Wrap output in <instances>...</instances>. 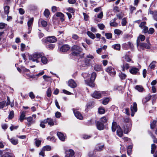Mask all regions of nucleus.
Listing matches in <instances>:
<instances>
[{"label": "nucleus", "mask_w": 157, "mask_h": 157, "mask_svg": "<svg viewBox=\"0 0 157 157\" xmlns=\"http://www.w3.org/2000/svg\"><path fill=\"white\" fill-rule=\"evenodd\" d=\"M4 12L6 14H8L9 13L10 7L9 6H6L4 7Z\"/></svg>", "instance_id": "c03bdc74"}, {"label": "nucleus", "mask_w": 157, "mask_h": 157, "mask_svg": "<svg viewBox=\"0 0 157 157\" xmlns=\"http://www.w3.org/2000/svg\"><path fill=\"white\" fill-rule=\"evenodd\" d=\"M8 139H9L10 140V142L11 143L14 145H15L17 144H18V140L17 139H15L13 138H11L10 139L9 138V136H8Z\"/></svg>", "instance_id": "72a5a7b5"}, {"label": "nucleus", "mask_w": 157, "mask_h": 157, "mask_svg": "<svg viewBox=\"0 0 157 157\" xmlns=\"http://www.w3.org/2000/svg\"><path fill=\"white\" fill-rule=\"evenodd\" d=\"M34 18L33 17L30 18L29 20L27 22V26L28 27V32L27 33H30L32 30V28L33 22Z\"/></svg>", "instance_id": "6e6552de"}, {"label": "nucleus", "mask_w": 157, "mask_h": 157, "mask_svg": "<svg viewBox=\"0 0 157 157\" xmlns=\"http://www.w3.org/2000/svg\"><path fill=\"white\" fill-rule=\"evenodd\" d=\"M145 39V36L142 35H140L139 37H138V39L137 40V46H139V43H140V40L142 41H143Z\"/></svg>", "instance_id": "412c9836"}, {"label": "nucleus", "mask_w": 157, "mask_h": 157, "mask_svg": "<svg viewBox=\"0 0 157 157\" xmlns=\"http://www.w3.org/2000/svg\"><path fill=\"white\" fill-rule=\"evenodd\" d=\"M119 76L121 79L122 80L125 79L127 77V75L122 72L119 73Z\"/></svg>", "instance_id": "2f4dec72"}, {"label": "nucleus", "mask_w": 157, "mask_h": 157, "mask_svg": "<svg viewBox=\"0 0 157 157\" xmlns=\"http://www.w3.org/2000/svg\"><path fill=\"white\" fill-rule=\"evenodd\" d=\"M127 23V21L125 18H123L122 20L121 24L122 26H125Z\"/></svg>", "instance_id": "0e129e2a"}, {"label": "nucleus", "mask_w": 157, "mask_h": 157, "mask_svg": "<svg viewBox=\"0 0 157 157\" xmlns=\"http://www.w3.org/2000/svg\"><path fill=\"white\" fill-rule=\"evenodd\" d=\"M73 111L75 116L77 118L81 120L83 119V117L82 116L79 111H77L74 109H73Z\"/></svg>", "instance_id": "9b49d317"}, {"label": "nucleus", "mask_w": 157, "mask_h": 157, "mask_svg": "<svg viewBox=\"0 0 157 157\" xmlns=\"http://www.w3.org/2000/svg\"><path fill=\"white\" fill-rule=\"evenodd\" d=\"M139 69L135 67H132L130 69V72L133 75H136L139 73Z\"/></svg>", "instance_id": "4468645a"}, {"label": "nucleus", "mask_w": 157, "mask_h": 157, "mask_svg": "<svg viewBox=\"0 0 157 157\" xmlns=\"http://www.w3.org/2000/svg\"><path fill=\"white\" fill-rule=\"evenodd\" d=\"M114 33L115 34L119 35L121 33L122 31L118 29H116L114 30Z\"/></svg>", "instance_id": "4d7b16f0"}, {"label": "nucleus", "mask_w": 157, "mask_h": 157, "mask_svg": "<svg viewBox=\"0 0 157 157\" xmlns=\"http://www.w3.org/2000/svg\"><path fill=\"white\" fill-rule=\"evenodd\" d=\"M98 26L99 29L101 30H102L105 28V25L103 24H98Z\"/></svg>", "instance_id": "69168bd1"}, {"label": "nucleus", "mask_w": 157, "mask_h": 157, "mask_svg": "<svg viewBox=\"0 0 157 157\" xmlns=\"http://www.w3.org/2000/svg\"><path fill=\"white\" fill-rule=\"evenodd\" d=\"M38 24L39 26H42L44 27H45L47 25V22L42 19L39 20Z\"/></svg>", "instance_id": "dca6fc26"}, {"label": "nucleus", "mask_w": 157, "mask_h": 157, "mask_svg": "<svg viewBox=\"0 0 157 157\" xmlns=\"http://www.w3.org/2000/svg\"><path fill=\"white\" fill-rule=\"evenodd\" d=\"M70 49V47L69 45L67 44L63 45L60 48V51L61 52H64L68 51Z\"/></svg>", "instance_id": "2eb2a0df"}, {"label": "nucleus", "mask_w": 157, "mask_h": 157, "mask_svg": "<svg viewBox=\"0 0 157 157\" xmlns=\"http://www.w3.org/2000/svg\"><path fill=\"white\" fill-rule=\"evenodd\" d=\"M141 47H142L144 48H145L147 49H149L150 48V47L148 44H147L146 43H139Z\"/></svg>", "instance_id": "c756f323"}, {"label": "nucleus", "mask_w": 157, "mask_h": 157, "mask_svg": "<svg viewBox=\"0 0 157 157\" xmlns=\"http://www.w3.org/2000/svg\"><path fill=\"white\" fill-rule=\"evenodd\" d=\"M57 136L59 139L62 141L65 140V137L64 135L61 132H59L57 133Z\"/></svg>", "instance_id": "4be33fe9"}, {"label": "nucleus", "mask_w": 157, "mask_h": 157, "mask_svg": "<svg viewBox=\"0 0 157 157\" xmlns=\"http://www.w3.org/2000/svg\"><path fill=\"white\" fill-rule=\"evenodd\" d=\"M123 111L128 115H130L129 109L128 108H125L123 110Z\"/></svg>", "instance_id": "de8ad7c7"}, {"label": "nucleus", "mask_w": 157, "mask_h": 157, "mask_svg": "<svg viewBox=\"0 0 157 157\" xmlns=\"http://www.w3.org/2000/svg\"><path fill=\"white\" fill-rule=\"evenodd\" d=\"M43 150L44 151H49L51 149V147L50 146L47 145L43 147Z\"/></svg>", "instance_id": "09e8293b"}, {"label": "nucleus", "mask_w": 157, "mask_h": 157, "mask_svg": "<svg viewBox=\"0 0 157 157\" xmlns=\"http://www.w3.org/2000/svg\"><path fill=\"white\" fill-rule=\"evenodd\" d=\"M26 113V112L25 111H23L20 113V115L18 120L21 122H22L24 119H26V118L25 117V114Z\"/></svg>", "instance_id": "f8f14e48"}, {"label": "nucleus", "mask_w": 157, "mask_h": 157, "mask_svg": "<svg viewBox=\"0 0 157 157\" xmlns=\"http://www.w3.org/2000/svg\"><path fill=\"white\" fill-rule=\"evenodd\" d=\"M44 55V53L42 52H35L29 55V59L32 62L38 63L40 62V59L42 56Z\"/></svg>", "instance_id": "f257e3e1"}, {"label": "nucleus", "mask_w": 157, "mask_h": 157, "mask_svg": "<svg viewBox=\"0 0 157 157\" xmlns=\"http://www.w3.org/2000/svg\"><path fill=\"white\" fill-rule=\"evenodd\" d=\"M41 61L43 64H46L48 63V59L47 57L44 55L40 57Z\"/></svg>", "instance_id": "aec40b11"}, {"label": "nucleus", "mask_w": 157, "mask_h": 157, "mask_svg": "<svg viewBox=\"0 0 157 157\" xmlns=\"http://www.w3.org/2000/svg\"><path fill=\"white\" fill-rule=\"evenodd\" d=\"M73 52L72 54L73 56H78L82 51V49L79 46L74 45L72 47Z\"/></svg>", "instance_id": "7ed1b4c3"}, {"label": "nucleus", "mask_w": 157, "mask_h": 157, "mask_svg": "<svg viewBox=\"0 0 157 157\" xmlns=\"http://www.w3.org/2000/svg\"><path fill=\"white\" fill-rule=\"evenodd\" d=\"M27 121L29 123V124H32L34 123L35 122V120L33 119V117H29L26 118Z\"/></svg>", "instance_id": "473e14b6"}, {"label": "nucleus", "mask_w": 157, "mask_h": 157, "mask_svg": "<svg viewBox=\"0 0 157 157\" xmlns=\"http://www.w3.org/2000/svg\"><path fill=\"white\" fill-rule=\"evenodd\" d=\"M129 67V65L127 63H125L121 66V68L123 71H124L128 69Z\"/></svg>", "instance_id": "c85d7f7f"}, {"label": "nucleus", "mask_w": 157, "mask_h": 157, "mask_svg": "<svg viewBox=\"0 0 157 157\" xmlns=\"http://www.w3.org/2000/svg\"><path fill=\"white\" fill-rule=\"evenodd\" d=\"M43 78L46 81L51 82L52 79L50 76L46 75H44L43 76Z\"/></svg>", "instance_id": "c9c22d12"}, {"label": "nucleus", "mask_w": 157, "mask_h": 157, "mask_svg": "<svg viewBox=\"0 0 157 157\" xmlns=\"http://www.w3.org/2000/svg\"><path fill=\"white\" fill-rule=\"evenodd\" d=\"M90 59H85L84 62H83L84 63L81 64V66L82 67H85L89 64L90 62Z\"/></svg>", "instance_id": "5701e85b"}, {"label": "nucleus", "mask_w": 157, "mask_h": 157, "mask_svg": "<svg viewBox=\"0 0 157 157\" xmlns=\"http://www.w3.org/2000/svg\"><path fill=\"white\" fill-rule=\"evenodd\" d=\"M6 103L5 101H3L2 102H0V109H2L3 108Z\"/></svg>", "instance_id": "680f3d73"}, {"label": "nucleus", "mask_w": 157, "mask_h": 157, "mask_svg": "<svg viewBox=\"0 0 157 157\" xmlns=\"http://www.w3.org/2000/svg\"><path fill=\"white\" fill-rule=\"evenodd\" d=\"M105 36H106V38L108 39L111 38L112 37V35L110 33H105Z\"/></svg>", "instance_id": "bf43d9fd"}, {"label": "nucleus", "mask_w": 157, "mask_h": 157, "mask_svg": "<svg viewBox=\"0 0 157 157\" xmlns=\"http://www.w3.org/2000/svg\"><path fill=\"white\" fill-rule=\"evenodd\" d=\"M98 112L99 113L101 114H104L105 112L104 109L101 107H100L98 108Z\"/></svg>", "instance_id": "79ce46f5"}, {"label": "nucleus", "mask_w": 157, "mask_h": 157, "mask_svg": "<svg viewBox=\"0 0 157 157\" xmlns=\"http://www.w3.org/2000/svg\"><path fill=\"white\" fill-rule=\"evenodd\" d=\"M106 71L111 76H114L116 74L115 69L111 66L108 67L106 69Z\"/></svg>", "instance_id": "423d86ee"}, {"label": "nucleus", "mask_w": 157, "mask_h": 157, "mask_svg": "<svg viewBox=\"0 0 157 157\" xmlns=\"http://www.w3.org/2000/svg\"><path fill=\"white\" fill-rule=\"evenodd\" d=\"M107 119L106 117L104 116L100 118V121H99L101 122L102 123L104 124L107 122Z\"/></svg>", "instance_id": "ea45409f"}, {"label": "nucleus", "mask_w": 157, "mask_h": 157, "mask_svg": "<svg viewBox=\"0 0 157 157\" xmlns=\"http://www.w3.org/2000/svg\"><path fill=\"white\" fill-rule=\"evenodd\" d=\"M156 121L155 120H154L152 122H151L150 124V126L151 128L153 129L155 126Z\"/></svg>", "instance_id": "a18cd8bd"}, {"label": "nucleus", "mask_w": 157, "mask_h": 157, "mask_svg": "<svg viewBox=\"0 0 157 157\" xmlns=\"http://www.w3.org/2000/svg\"><path fill=\"white\" fill-rule=\"evenodd\" d=\"M146 23L145 22H141L140 25L139 26L142 29H143L144 27L146 26Z\"/></svg>", "instance_id": "e2e57ef3"}, {"label": "nucleus", "mask_w": 157, "mask_h": 157, "mask_svg": "<svg viewBox=\"0 0 157 157\" xmlns=\"http://www.w3.org/2000/svg\"><path fill=\"white\" fill-rule=\"evenodd\" d=\"M89 157H98L95 155L94 152L91 151L89 153Z\"/></svg>", "instance_id": "603ef678"}, {"label": "nucleus", "mask_w": 157, "mask_h": 157, "mask_svg": "<svg viewBox=\"0 0 157 157\" xmlns=\"http://www.w3.org/2000/svg\"><path fill=\"white\" fill-rule=\"evenodd\" d=\"M48 124L50 126H53L54 124V121L51 118H48Z\"/></svg>", "instance_id": "58836bf2"}, {"label": "nucleus", "mask_w": 157, "mask_h": 157, "mask_svg": "<svg viewBox=\"0 0 157 157\" xmlns=\"http://www.w3.org/2000/svg\"><path fill=\"white\" fill-rule=\"evenodd\" d=\"M154 29L153 28H151L149 29L147 33H148L149 34H152L154 33Z\"/></svg>", "instance_id": "774afa93"}, {"label": "nucleus", "mask_w": 157, "mask_h": 157, "mask_svg": "<svg viewBox=\"0 0 157 157\" xmlns=\"http://www.w3.org/2000/svg\"><path fill=\"white\" fill-rule=\"evenodd\" d=\"M148 13L151 14L153 15V17L154 19L157 21V11H154L151 10L150 9L149 10Z\"/></svg>", "instance_id": "f3484780"}, {"label": "nucleus", "mask_w": 157, "mask_h": 157, "mask_svg": "<svg viewBox=\"0 0 157 157\" xmlns=\"http://www.w3.org/2000/svg\"><path fill=\"white\" fill-rule=\"evenodd\" d=\"M50 12L48 9H46L44 11V16L47 18L50 15Z\"/></svg>", "instance_id": "a19ab883"}, {"label": "nucleus", "mask_w": 157, "mask_h": 157, "mask_svg": "<svg viewBox=\"0 0 157 157\" xmlns=\"http://www.w3.org/2000/svg\"><path fill=\"white\" fill-rule=\"evenodd\" d=\"M135 89L140 92H142L144 90V88L142 86L136 85L135 86Z\"/></svg>", "instance_id": "7c9ffc66"}, {"label": "nucleus", "mask_w": 157, "mask_h": 157, "mask_svg": "<svg viewBox=\"0 0 157 157\" xmlns=\"http://www.w3.org/2000/svg\"><path fill=\"white\" fill-rule=\"evenodd\" d=\"M68 85L70 87L72 88H74L76 87V84L75 81L71 79L68 81Z\"/></svg>", "instance_id": "a211bd4d"}, {"label": "nucleus", "mask_w": 157, "mask_h": 157, "mask_svg": "<svg viewBox=\"0 0 157 157\" xmlns=\"http://www.w3.org/2000/svg\"><path fill=\"white\" fill-rule=\"evenodd\" d=\"M94 69L96 71H100L102 69L101 66L99 65L95 64L94 66Z\"/></svg>", "instance_id": "e433bc0d"}, {"label": "nucleus", "mask_w": 157, "mask_h": 157, "mask_svg": "<svg viewBox=\"0 0 157 157\" xmlns=\"http://www.w3.org/2000/svg\"><path fill=\"white\" fill-rule=\"evenodd\" d=\"M112 48L117 50H119L121 48V45L119 44H116L112 46Z\"/></svg>", "instance_id": "4c0bfd02"}, {"label": "nucleus", "mask_w": 157, "mask_h": 157, "mask_svg": "<svg viewBox=\"0 0 157 157\" xmlns=\"http://www.w3.org/2000/svg\"><path fill=\"white\" fill-rule=\"evenodd\" d=\"M47 139L48 140L52 141L53 142H55L56 141V140L54 137L53 136H48L47 138Z\"/></svg>", "instance_id": "052dcab7"}, {"label": "nucleus", "mask_w": 157, "mask_h": 157, "mask_svg": "<svg viewBox=\"0 0 157 157\" xmlns=\"http://www.w3.org/2000/svg\"><path fill=\"white\" fill-rule=\"evenodd\" d=\"M117 135L120 137H122L123 136V131L120 126H118L117 129Z\"/></svg>", "instance_id": "6ab92c4d"}, {"label": "nucleus", "mask_w": 157, "mask_h": 157, "mask_svg": "<svg viewBox=\"0 0 157 157\" xmlns=\"http://www.w3.org/2000/svg\"><path fill=\"white\" fill-rule=\"evenodd\" d=\"M124 124L122 127L123 129L124 133L127 134L131 130L132 125L131 120L129 118H126L124 119Z\"/></svg>", "instance_id": "f03ea898"}, {"label": "nucleus", "mask_w": 157, "mask_h": 157, "mask_svg": "<svg viewBox=\"0 0 157 157\" xmlns=\"http://www.w3.org/2000/svg\"><path fill=\"white\" fill-rule=\"evenodd\" d=\"M96 125L97 129L99 130H101L104 128V125L101 122L97 121L96 123Z\"/></svg>", "instance_id": "ddd939ff"}, {"label": "nucleus", "mask_w": 157, "mask_h": 157, "mask_svg": "<svg viewBox=\"0 0 157 157\" xmlns=\"http://www.w3.org/2000/svg\"><path fill=\"white\" fill-rule=\"evenodd\" d=\"M55 47V45L54 44H50L48 45V48L50 50H52Z\"/></svg>", "instance_id": "338daca9"}, {"label": "nucleus", "mask_w": 157, "mask_h": 157, "mask_svg": "<svg viewBox=\"0 0 157 157\" xmlns=\"http://www.w3.org/2000/svg\"><path fill=\"white\" fill-rule=\"evenodd\" d=\"M87 34L88 36L91 39H94L95 38L94 35L90 31H88L87 32Z\"/></svg>", "instance_id": "37998d69"}, {"label": "nucleus", "mask_w": 157, "mask_h": 157, "mask_svg": "<svg viewBox=\"0 0 157 157\" xmlns=\"http://www.w3.org/2000/svg\"><path fill=\"white\" fill-rule=\"evenodd\" d=\"M156 62L155 61H153L152 62L149 66V68L151 70H153L155 67V64Z\"/></svg>", "instance_id": "f704fd0d"}, {"label": "nucleus", "mask_w": 157, "mask_h": 157, "mask_svg": "<svg viewBox=\"0 0 157 157\" xmlns=\"http://www.w3.org/2000/svg\"><path fill=\"white\" fill-rule=\"evenodd\" d=\"M14 112L13 110L11 111L10 113L8 118L9 119H12L14 117Z\"/></svg>", "instance_id": "8fccbe9b"}, {"label": "nucleus", "mask_w": 157, "mask_h": 157, "mask_svg": "<svg viewBox=\"0 0 157 157\" xmlns=\"http://www.w3.org/2000/svg\"><path fill=\"white\" fill-rule=\"evenodd\" d=\"M151 95H148L146 96L143 98L142 100V102L144 104L146 103L151 99Z\"/></svg>", "instance_id": "cd10ccee"}, {"label": "nucleus", "mask_w": 157, "mask_h": 157, "mask_svg": "<svg viewBox=\"0 0 157 157\" xmlns=\"http://www.w3.org/2000/svg\"><path fill=\"white\" fill-rule=\"evenodd\" d=\"M43 42H49L54 43L56 41V39L54 36H49L47 38H43L42 39Z\"/></svg>", "instance_id": "0eeeda50"}, {"label": "nucleus", "mask_w": 157, "mask_h": 157, "mask_svg": "<svg viewBox=\"0 0 157 157\" xmlns=\"http://www.w3.org/2000/svg\"><path fill=\"white\" fill-rule=\"evenodd\" d=\"M118 126H119L118 125H117V123L113 121L112 124V130L113 132L115 131L116 129H117V127Z\"/></svg>", "instance_id": "bb28decb"}, {"label": "nucleus", "mask_w": 157, "mask_h": 157, "mask_svg": "<svg viewBox=\"0 0 157 157\" xmlns=\"http://www.w3.org/2000/svg\"><path fill=\"white\" fill-rule=\"evenodd\" d=\"M109 100V98H105L102 101V104L105 105L107 104L108 103Z\"/></svg>", "instance_id": "3c124183"}, {"label": "nucleus", "mask_w": 157, "mask_h": 157, "mask_svg": "<svg viewBox=\"0 0 157 157\" xmlns=\"http://www.w3.org/2000/svg\"><path fill=\"white\" fill-rule=\"evenodd\" d=\"M65 154V157H74L75 152L73 150L69 149L66 151Z\"/></svg>", "instance_id": "9d476101"}, {"label": "nucleus", "mask_w": 157, "mask_h": 157, "mask_svg": "<svg viewBox=\"0 0 157 157\" xmlns=\"http://www.w3.org/2000/svg\"><path fill=\"white\" fill-rule=\"evenodd\" d=\"M59 10V8L56 6H53L52 8V11L55 13Z\"/></svg>", "instance_id": "6e6d98bb"}, {"label": "nucleus", "mask_w": 157, "mask_h": 157, "mask_svg": "<svg viewBox=\"0 0 157 157\" xmlns=\"http://www.w3.org/2000/svg\"><path fill=\"white\" fill-rule=\"evenodd\" d=\"M105 91H95L92 94V96L94 98L98 99L101 98L102 96H106L105 94Z\"/></svg>", "instance_id": "20e7f679"}, {"label": "nucleus", "mask_w": 157, "mask_h": 157, "mask_svg": "<svg viewBox=\"0 0 157 157\" xmlns=\"http://www.w3.org/2000/svg\"><path fill=\"white\" fill-rule=\"evenodd\" d=\"M96 77V73L94 72H93L91 74L89 81L87 83L88 85L91 87H93L94 86V82L95 79Z\"/></svg>", "instance_id": "39448f33"}, {"label": "nucleus", "mask_w": 157, "mask_h": 157, "mask_svg": "<svg viewBox=\"0 0 157 157\" xmlns=\"http://www.w3.org/2000/svg\"><path fill=\"white\" fill-rule=\"evenodd\" d=\"M35 141L36 146L37 147L39 146L40 144L41 141L37 139H35Z\"/></svg>", "instance_id": "5fc2aeb1"}, {"label": "nucleus", "mask_w": 157, "mask_h": 157, "mask_svg": "<svg viewBox=\"0 0 157 157\" xmlns=\"http://www.w3.org/2000/svg\"><path fill=\"white\" fill-rule=\"evenodd\" d=\"M55 116L56 118H59L61 116V114L59 112H56L55 113Z\"/></svg>", "instance_id": "13d9d810"}, {"label": "nucleus", "mask_w": 157, "mask_h": 157, "mask_svg": "<svg viewBox=\"0 0 157 157\" xmlns=\"http://www.w3.org/2000/svg\"><path fill=\"white\" fill-rule=\"evenodd\" d=\"M130 109L132 112L131 115L132 117H133L135 113L137 111V105L136 102L133 103V105L131 106Z\"/></svg>", "instance_id": "1a4fd4ad"}, {"label": "nucleus", "mask_w": 157, "mask_h": 157, "mask_svg": "<svg viewBox=\"0 0 157 157\" xmlns=\"http://www.w3.org/2000/svg\"><path fill=\"white\" fill-rule=\"evenodd\" d=\"M123 58L124 59V60L127 62H130L131 61L132 63H133V62L131 59V58L129 56L126 54L123 57Z\"/></svg>", "instance_id": "393cba45"}, {"label": "nucleus", "mask_w": 157, "mask_h": 157, "mask_svg": "<svg viewBox=\"0 0 157 157\" xmlns=\"http://www.w3.org/2000/svg\"><path fill=\"white\" fill-rule=\"evenodd\" d=\"M156 148V145L154 144H152L151 145V153L153 154L155 152V148Z\"/></svg>", "instance_id": "49530a36"}, {"label": "nucleus", "mask_w": 157, "mask_h": 157, "mask_svg": "<svg viewBox=\"0 0 157 157\" xmlns=\"http://www.w3.org/2000/svg\"><path fill=\"white\" fill-rule=\"evenodd\" d=\"M47 96L48 97H50L51 96L52 91L50 88H49L47 91Z\"/></svg>", "instance_id": "864d4df0"}, {"label": "nucleus", "mask_w": 157, "mask_h": 157, "mask_svg": "<svg viewBox=\"0 0 157 157\" xmlns=\"http://www.w3.org/2000/svg\"><path fill=\"white\" fill-rule=\"evenodd\" d=\"M104 147V145H101L100 144H98L96 146L94 151H95L96 150L98 151H100L102 150Z\"/></svg>", "instance_id": "a878e982"}, {"label": "nucleus", "mask_w": 157, "mask_h": 157, "mask_svg": "<svg viewBox=\"0 0 157 157\" xmlns=\"http://www.w3.org/2000/svg\"><path fill=\"white\" fill-rule=\"evenodd\" d=\"M56 15L57 17H59L62 21H64V16L63 13L61 12H58L56 14Z\"/></svg>", "instance_id": "b1692460"}]
</instances>
